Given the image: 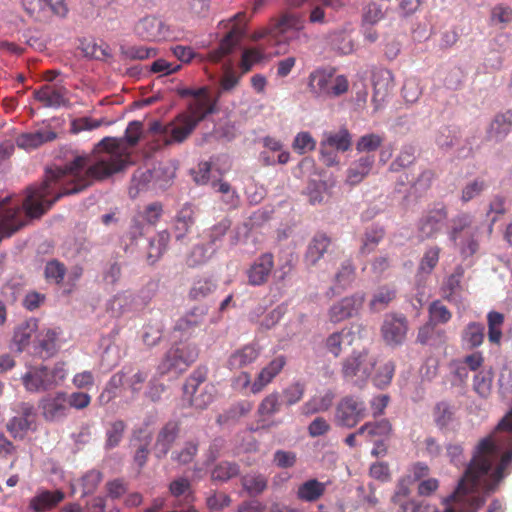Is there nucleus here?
Returning a JSON list of instances; mask_svg holds the SVG:
<instances>
[{
	"mask_svg": "<svg viewBox=\"0 0 512 512\" xmlns=\"http://www.w3.org/2000/svg\"><path fill=\"white\" fill-rule=\"evenodd\" d=\"M142 135V123L128 124L123 138L106 137L96 146L92 155L76 156L64 167L46 171L40 185L27 189L23 209L30 218L43 215L62 196L83 191L94 181L109 178L130 164L131 149Z\"/></svg>",
	"mask_w": 512,
	"mask_h": 512,
	"instance_id": "1",
	"label": "nucleus"
},
{
	"mask_svg": "<svg viewBox=\"0 0 512 512\" xmlns=\"http://www.w3.org/2000/svg\"><path fill=\"white\" fill-rule=\"evenodd\" d=\"M448 238L463 258L471 257L479 250V227L468 212H461L449 221Z\"/></svg>",
	"mask_w": 512,
	"mask_h": 512,
	"instance_id": "2",
	"label": "nucleus"
},
{
	"mask_svg": "<svg viewBox=\"0 0 512 512\" xmlns=\"http://www.w3.org/2000/svg\"><path fill=\"white\" fill-rule=\"evenodd\" d=\"M196 127L195 122L183 113L178 114L167 124L154 121L150 124L148 131L154 138L150 144V149L158 150L164 146L180 144L192 134Z\"/></svg>",
	"mask_w": 512,
	"mask_h": 512,
	"instance_id": "3",
	"label": "nucleus"
},
{
	"mask_svg": "<svg viewBox=\"0 0 512 512\" xmlns=\"http://www.w3.org/2000/svg\"><path fill=\"white\" fill-rule=\"evenodd\" d=\"M307 89L313 98L334 99L348 91L349 81L345 75L336 74L335 68H317L308 76Z\"/></svg>",
	"mask_w": 512,
	"mask_h": 512,
	"instance_id": "4",
	"label": "nucleus"
},
{
	"mask_svg": "<svg viewBox=\"0 0 512 512\" xmlns=\"http://www.w3.org/2000/svg\"><path fill=\"white\" fill-rule=\"evenodd\" d=\"M375 364V358L366 350L354 351L342 361V377L346 382L361 387L370 377Z\"/></svg>",
	"mask_w": 512,
	"mask_h": 512,
	"instance_id": "5",
	"label": "nucleus"
},
{
	"mask_svg": "<svg viewBox=\"0 0 512 512\" xmlns=\"http://www.w3.org/2000/svg\"><path fill=\"white\" fill-rule=\"evenodd\" d=\"M199 355V350L192 344H178L172 346L158 365V371L164 375L169 372L176 374L184 372Z\"/></svg>",
	"mask_w": 512,
	"mask_h": 512,
	"instance_id": "6",
	"label": "nucleus"
},
{
	"mask_svg": "<svg viewBox=\"0 0 512 512\" xmlns=\"http://www.w3.org/2000/svg\"><path fill=\"white\" fill-rule=\"evenodd\" d=\"M247 22L248 18L244 11L236 13L228 20V23L231 24L230 30L220 41L219 46L208 53V59L211 62L217 63L233 51L245 34Z\"/></svg>",
	"mask_w": 512,
	"mask_h": 512,
	"instance_id": "7",
	"label": "nucleus"
},
{
	"mask_svg": "<svg viewBox=\"0 0 512 512\" xmlns=\"http://www.w3.org/2000/svg\"><path fill=\"white\" fill-rule=\"evenodd\" d=\"M367 416V408L363 400L355 396L343 397L336 408L338 425L353 428Z\"/></svg>",
	"mask_w": 512,
	"mask_h": 512,
	"instance_id": "8",
	"label": "nucleus"
},
{
	"mask_svg": "<svg viewBox=\"0 0 512 512\" xmlns=\"http://www.w3.org/2000/svg\"><path fill=\"white\" fill-rule=\"evenodd\" d=\"M14 412L17 415L7 422L6 429L14 439H23L36 424L35 407L29 402H19L15 405Z\"/></svg>",
	"mask_w": 512,
	"mask_h": 512,
	"instance_id": "9",
	"label": "nucleus"
},
{
	"mask_svg": "<svg viewBox=\"0 0 512 512\" xmlns=\"http://www.w3.org/2000/svg\"><path fill=\"white\" fill-rule=\"evenodd\" d=\"M33 97L45 108L58 109L61 107H70L69 90L63 81L56 83H46L40 88L35 89Z\"/></svg>",
	"mask_w": 512,
	"mask_h": 512,
	"instance_id": "10",
	"label": "nucleus"
},
{
	"mask_svg": "<svg viewBox=\"0 0 512 512\" xmlns=\"http://www.w3.org/2000/svg\"><path fill=\"white\" fill-rule=\"evenodd\" d=\"M22 384L27 392H45L57 385L55 373L46 366H31L21 377Z\"/></svg>",
	"mask_w": 512,
	"mask_h": 512,
	"instance_id": "11",
	"label": "nucleus"
},
{
	"mask_svg": "<svg viewBox=\"0 0 512 512\" xmlns=\"http://www.w3.org/2000/svg\"><path fill=\"white\" fill-rule=\"evenodd\" d=\"M11 201L12 198L9 196L0 201V241L24 226L19 204H11Z\"/></svg>",
	"mask_w": 512,
	"mask_h": 512,
	"instance_id": "12",
	"label": "nucleus"
},
{
	"mask_svg": "<svg viewBox=\"0 0 512 512\" xmlns=\"http://www.w3.org/2000/svg\"><path fill=\"white\" fill-rule=\"evenodd\" d=\"M305 21L302 16L293 13H285L279 18H272L267 27L255 33L256 39L271 36L278 38L288 30L301 31L304 28Z\"/></svg>",
	"mask_w": 512,
	"mask_h": 512,
	"instance_id": "13",
	"label": "nucleus"
},
{
	"mask_svg": "<svg viewBox=\"0 0 512 512\" xmlns=\"http://www.w3.org/2000/svg\"><path fill=\"white\" fill-rule=\"evenodd\" d=\"M43 418L48 422H58L64 419L68 412L67 394L57 392L43 397L39 402Z\"/></svg>",
	"mask_w": 512,
	"mask_h": 512,
	"instance_id": "14",
	"label": "nucleus"
},
{
	"mask_svg": "<svg viewBox=\"0 0 512 512\" xmlns=\"http://www.w3.org/2000/svg\"><path fill=\"white\" fill-rule=\"evenodd\" d=\"M185 94L193 95L194 99L189 103L187 111L182 113L186 114L196 125L207 115L213 113L215 103L206 88H201L198 91L187 90Z\"/></svg>",
	"mask_w": 512,
	"mask_h": 512,
	"instance_id": "15",
	"label": "nucleus"
},
{
	"mask_svg": "<svg viewBox=\"0 0 512 512\" xmlns=\"http://www.w3.org/2000/svg\"><path fill=\"white\" fill-rule=\"evenodd\" d=\"M136 35L145 41H161L169 36L168 26L158 17L146 16L135 25Z\"/></svg>",
	"mask_w": 512,
	"mask_h": 512,
	"instance_id": "16",
	"label": "nucleus"
},
{
	"mask_svg": "<svg viewBox=\"0 0 512 512\" xmlns=\"http://www.w3.org/2000/svg\"><path fill=\"white\" fill-rule=\"evenodd\" d=\"M407 330L408 323L404 316L386 315L381 334L387 345L398 346L404 342Z\"/></svg>",
	"mask_w": 512,
	"mask_h": 512,
	"instance_id": "17",
	"label": "nucleus"
},
{
	"mask_svg": "<svg viewBox=\"0 0 512 512\" xmlns=\"http://www.w3.org/2000/svg\"><path fill=\"white\" fill-rule=\"evenodd\" d=\"M365 301V294L358 292L345 297L334 304L329 310V318L332 322L338 323L358 314Z\"/></svg>",
	"mask_w": 512,
	"mask_h": 512,
	"instance_id": "18",
	"label": "nucleus"
},
{
	"mask_svg": "<svg viewBox=\"0 0 512 512\" xmlns=\"http://www.w3.org/2000/svg\"><path fill=\"white\" fill-rule=\"evenodd\" d=\"M274 268V256L270 252L261 254L246 271L248 284L261 286L268 281Z\"/></svg>",
	"mask_w": 512,
	"mask_h": 512,
	"instance_id": "19",
	"label": "nucleus"
},
{
	"mask_svg": "<svg viewBox=\"0 0 512 512\" xmlns=\"http://www.w3.org/2000/svg\"><path fill=\"white\" fill-rule=\"evenodd\" d=\"M286 365V357L278 355L261 369L251 385V393L258 394L280 374Z\"/></svg>",
	"mask_w": 512,
	"mask_h": 512,
	"instance_id": "20",
	"label": "nucleus"
},
{
	"mask_svg": "<svg viewBox=\"0 0 512 512\" xmlns=\"http://www.w3.org/2000/svg\"><path fill=\"white\" fill-rule=\"evenodd\" d=\"M512 132V110L497 113L486 129L488 141L501 142Z\"/></svg>",
	"mask_w": 512,
	"mask_h": 512,
	"instance_id": "21",
	"label": "nucleus"
},
{
	"mask_svg": "<svg viewBox=\"0 0 512 512\" xmlns=\"http://www.w3.org/2000/svg\"><path fill=\"white\" fill-rule=\"evenodd\" d=\"M205 315L203 309L192 308L176 321L174 333H179V337H190L203 324Z\"/></svg>",
	"mask_w": 512,
	"mask_h": 512,
	"instance_id": "22",
	"label": "nucleus"
},
{
	"mask_svg": "<svg viewBox=\"0 0 512 512\" xmlns=\"http://www.w3.org/2000/svg\"><path fill=\"white\" fill-rule=\"evenodd\" d=\"M375 156L366 154L353 161L346 172V183L350 186L361 183L371 172Z\"/></svg>",
	"mask_w": 512,
	"mask_h": 512,
	"instance_id": "23",
	"label": "nucleus"
},
{
	"mask_svg": "<svg viewBox=\"0 0 512 512\" xmlns=\"http://www.w3.org/2000/svg\"><path fill=\"white\" fill-rule=\"evenodd\" d=\"M260 356V348L256 344H247L235 350L227 360L230 370H239L254 363Z\"/></svg>",
	"mask_w": 512,
	"mask_h": 512,
	"instance_id": "24",
	"label": "nucleus"
},
{
	"mask_svg": "<svg viewBox=\"0 0 512 512\" xmlns=\"http://www.w3.org/2000/svg\"><path fill=\"white\" fill-rule=\"evenodd\" d=\"M445 207L430 210L419 223V230L425 238H432L440 231L441 223L447 218Z\"/></svg>",
	"mask_w": 512,
	"mask_h": 512,
	"instance_id": "25",
	"label": "nucleus"
},
{
	"mask_svg": "<svg viewBox=\"0 0 512 512\" xmlns=\"http://www.w3.org/2000/svg\"><path fill=\"white\" fill-rule=\"evenodd\" d=\"M57 134L51 128H44L35 132L23 133L16 139L17 146L22 149H35L44 143L56 139Z\"/></svg>",
	"mask_w": 512,
	"mask_h": 512,
	"instance_id": "26",
	"label": "nucleus"
},
{
	"mask_svg": "<svg viewBox=\"0 0 512 512\" xmlns=\"http://www.w3.org/2000/svg\"><path fill=\"white\" fill-rule=\"evenodd\" d=\"M331 238L323 232H317L308 244L305 259L311 265H316L331 245Z\"/></svg>",
	"mask_w": 512,
	"mask_h": 512,
	"instance_id": "27",
	"label": "nucleus"
},
{
	"mask_svg": "<svg viewBox=\"0 0 512 512\" xmlns=\"http://www.w3.org/2000/svg\"><path fill=\"white\" fill-rule=\"evenodd\" d=\"M179 433L176 422H168L159 432L154 446L158 458L166 456Z\"/></svg>",
	"mask_w": 512,
	"mask_h": 512,
	"instance_id": "28",
	"label": "nucleus"
},
{
	"mask_svg": "<svg viewBox=\"0 0 512 512\" xmlns=\"http://www.w3.org/2000/svg\"><path fill=\"white\" fill-rule=\"evenodd\" d=\"M282 401L281 394L278 391H273L266 395L257 407V415L259 422H264L267 418L275 415L281 410Z\"/></svg>",
	"mask_w": 512,
	"mask_h": 512,
	"instance_id": "29",
	"label": "nucleus"
},
{
	"mask_svg": "<svg viewBox=\"0 0 512 512\" xmlns=\"http://www.w3.org/2000/svg\"><path fill=\"white\" fill-rule=\"evenodd\" d=\"M57 334L55 331L48 329L37 336L34 351L41 358H49L56 352Z\"/></svg>",
	"mask_w": 512,
	"mask_h": 512,
	"instance_id": "30",
	"label": "nucleus"
},
{
	"mask_svg": "<svg viewBox=\"0 0 512 512\" xmlns=\"http://www.w3.org/2000/svg\"><path fill=\"white\" fill-rule=\"evenodd\" d=\"M63 499L64 493L60 490L44 491L31 500L30 507L36 512H43L56 506Z\"/></svg>",
	"mask_w": 512,
	"mask_h": 512,
	"instance_id": "31",
	"label": "nucleus"
},
{
	"mask_svg": "<svg viewBox=\"0 0 512 512\" xmlns=\"http://www.w3.org/2000/svg\"><path fill=\"white\" fill-rule=\"evenodd\" d=\"M485 337V327L479 322H470L462 331L461 340L464 345L474 349L482 345Z\"/></svg>",
	"mask_w": 512,
	"mask_h": 512,
	"instance_id": "32",
	"label": "nucleus"
},
{
	"mask_svg": "<svg viewBox=\"0 0 512 512\" xmlns=\"http://www.w3.org/2000/svg\"><path fill=\"white\" fill-rule=\"evenodd\" d=\"M384 237V228L380 226H371L367 228L361 238V246L359 252L362 255H368L372 253Z\"/></svg>",
	"mask_w": 512,
	"mask_h": 512,
	"instance_id": "33",
	"label": "nucleus"
},
{
	"mask_svg": "<svg viewBox=\"0 0 512 512\" xmlns=\"http://www.w3.org/2000/svg\"><path fill=\"white\" fill-rule=\"evenodd\" d=\"M194 225L193 211L189 207L182 208L177 214L173 231L177 241H183Z\"/></svg>",
	"mask_w": 512,
	"mask_h": 512,
	"instance_id": "34",
	"label": "nucleus"
},
{
	"mask_svg": "<svg viewBox=\"0 0 512 512\" xmlns=\"http://www.w3.org/2000/svg\"><path fill=\"white\" fill-rule=\"evenodd\" d=\"M396 297V289L390 285H383L377 288L369 302L372 311L384 310Z\"/></svg>",
	"mask_w": 512,
	"mask_h": 512,
	"instance_id": "35",
	"label": "nucleus"
},
{
	"mask_svg": "<svg viewBox=\"0 0 512 512\" xmlns=\"http://www.w3.org/2000/svg\"><path fill=\"white\" fill-rule=\"evenodd\" d=\"M326 490L324 483L317 479H310L298 487L297 497L301 501L314 502L317 501Z\"/></svg>",
	"mask_w": 512,
	"mask_h": 512,
	"instance_id": "36",
	"label": "nucleus"
},
{
	"mask_svg": "<svg viewBox=\"0 0 512 512\" xmlns=\"http://www.w3.org/2000/svg\"><path fill=\"white\" fill-rule=\"evenodd\" d=\"M391 432L392 425L386 419L375 422H367L357 430L359 435H365L369 441L375 437H388Z\"/></svg>",
	"mask_w": 512,
	"mask_h": 512,
	"instance_id": "37",
	"label": "nucleus"
},
{
	"mask_svg": "<svg viewBox=\"0 0 512 512\" xmlns=\"http://www.w3.org/2000/svg\"><path fill=\"white\" fill-rule=\"evenodd\" d=\"M323 145H328L331 149L336 151L346 152L350 149L352 144V137L346 128H342L337 132H330L325 134V139L322 140Z\"/></svg>",
	"mask_w": 512,
	"mask_h": 512,
	"instance_id": "38",
	"label": "nucleus"
},
{
	"mask_svg": "<svg viewBox=\"0 0 512 512\" xmlns=\"http://www.w3.org/2000/svg\"><path fill=\"white\" fill-rule=\"evenodd\" d=\"M36 330L37 321L34 319L24 321L16 327L13 335V342L17 345L18 351L24 350Z\"/></svg>",
	"mask_w": 512,
	"mask_h": 512,
	"instance_id": "39",
	"label": "nucleus"
},
{
	"mask_svg": "<svg viewBox=\"0 0 512 512\" xmlns=\"http://www.w3.org/2000/svg\"><path fill=\"white\" fill-rule=\"evenodd\" d=\"M333 399L334 394L331 391H327L323 395L314 396L303 404L301 407V412L302 414L308 416L320 411H326L331 407Z\"/></svg>",
	"mask_w": 512,
	"mask_h": 512,
	"instance_id": "40",
	"label": "nucleus"
},
{
	"mask_svg": "<svg viewBox=\"0 0 512 512\" xmlns=\"http://www.w3.org/2000/svg\"><path fill=\"white\" fill-rule=\"evenodd\" d=\"M158 170L150 169H138L134 172L129 188V195L135 198L140 191H143L149 187L150 182L154 179Z\"/></svg>",
	"mask_w": 512,
	"mask_h": 512,
	"instance_id": "41",
	"label": "nucleus"
},
{
	"mask_svg": "<svg viewBox=\"0 0 512 512\" xmlns=\"http://www.w3.org/2000/svg\"><path fill=\"white\" fill-rule=\"evenodd\" d=\"M217 288L216 282L210 277L196 279L189 291V298L194 301L202 300L212 294Z\"/></svg>",
	"mask_w": 512,
	"mask_h": 512,
	"instance_id": "42",
	"label": "nucleus"
},
{
	"mask_svg": "<svg viewBox=\"0 0 512 512\" xmlns=\"http://www.w3.org/2000/svg\"><path fill=\"white\" fill-rule=\"evenodd\" d=\"M488 322V340L490 343L500 345L502 339V325L504 323L503 314L491 311L487 315Z\"/></svg>",
	"mask_w": 512,
	"mask_h": 512,
	"instance_id": "43",
	"label": "nucleus"
},
{
	"mask_svg": "<svg viewBox=\"0 0 512 512\" xmlns=\"http://www.w3.org/2000/svg\"><path fill=\"white\" fill-rule=\"evenodd\" d=\"M489 22L491 26L506 28L512 22V8L505 4L495 5L491 9Z\"/></svg>",
	"mask_w": 512,
	"mask_h": 512,
	"instance_id": "44",
	"label": "nucleus"
},
{
	"mask_svg": "<svg viewBox=\"0 0 512 512\" xmlns=\"http://www.w3.org/2000/svg\"><path fill=\"white\" fill-rule=\"evenodd\" d=\"M121 56L128 60H145L157 55L155 48H149L141 45L121 46Z\"/></svg>",
	"mask_w": 512,
	"mask_h": 512,
	"instance_id": "45",
	"label": "nucleus"
},
{
	"mask_svg": "<svg viewBox=\"0 0 512 512\" xmlns=\"http://www.w3.org/2000/svg\"><path fill=\"white\" fill-rule=\"evenodd\" d=\"M240 472L239 466L236 463L222 461L218 463L211 472V479L213 481L226 482L233 477H236Z\"/></svg>",
	"mask_w": 512,
	"mask_h": 512,
	"instance_id": "46",
	"label": "nucleus"
},
{
	"mask_svg": "<svg viewBox=\"0 0 512 512\" xmlns=\"http://www.w3.org/2000/svg\"><path fill=\"white\" fill-rule=\"evenodd\" d=\"M22 7L28 16L35 21H45L49 18L45 0H22Z\"/></svg>",
	"mask_w": 512,
	"mask_h": 512,
	"instance_id": "47",
	"label": "nucleus"
},
{
	"mask_svg": "<svg viewBox=\"0 0 512 512\" xmlns=\"http://www.w3.org/2000/svg\"><path fill=\"white\" fill-rule=\"evenodd\" d=\"M429 322L433 325L446 324L452 318L451 311L440 301L435 300L428 307Z\"/></svg>",
	"mask_w": 512,
	"mask_h": 512,
	"instance_id": "48",
	"label": "nucleus"
},
{
	"mask_svg": "<svg viewBox=\"0 0 512 512\" xmlns=\"http://www.w3.org/2000/svg\"><path fill=\"white\" fill-rule=\"evenodd\" d=\"M169 491L175 498H182L186 505L193 501L191 485L186 478L182 477L172 481L169 485Z\"/></svg>",
	"mask_w": 512,
	"mask_h": 512,
	"instance_id": "49",
	"label": "nucleus"
},
{
	"mask_svg": "<svg viewBox=\"0 0 512 512\" xmlns=\"http://www.w3.org/2000/svg\"><path fill=\"white\" fill-rule=\"evenodd\" d=\"M241 483L250 495L261 494L267 488V479L262 474H247L241 478Z\"/></svg>",
	"mask_w": 512,
	"mask_h": 512,
	"instance_id": "50",
	"label": "nucleus"
},
{
	"mask_svg": "<svg viewBox=\"0 0 512 512\" xmlns=\"http://www.w3.org/2000/svg\"><path fill=\"white\" fill-rule=\"evenodd\" d=\"M416 161L415 149L412 146H404L397 157L391 162L389 170L399 172Z\"/></svg>",
	"mask_w": 512,
	"mask_h": 512,
	"instance_id": "51",
	"label": "nucleus"
},
{
	"mask_svg": "<svg viewBox=\"0 0 512 512\" xmlns=\"http://www.w3.org/2000/svg\"><path fill=\"white\" fill-rule=\"evenodd\" d=\"M170 234L167 230H163L150 241L149 258L158 259L168 248Z\"/></svg>",
	"mask_w": 512,
	"mask_h": 512,
	"instance_id": "52",
	"label": "nucleus"
},
{
	"mask_svg": "<svg viewBox=\"0 0 512 512\" xmlns=\"http://www.w3.org/2000/svg\"><path fill=\"white\" fill-rule=\"evenodd\" d=\"M44 274L48 282L60 284L66 274V267L58 260H51L46 263Z\"/></svg>",
	"mask_w": 512,
	"mask_h": 512,
	"instance_id": "53",
	"label": "nucleus"
},
{
	"mask_svg": "<svg viewBox=\"0 0 512 512\" xmlns=\"http://www.w3.org/2000/svg\"><path fill=\"white\" fill-rule=\"evenodd\" d=\"M355 278V267L351 260L344 261L337 273L335 274V282L338 287L346 288Z\"/></svg>",
	"mask_w": 512,
	"mask_h": 512,
	"instance_id": "54",
	"label": "nucleus"
},
{
	"mask_svg": "<svg viewBox=\"0 0 512 512\" xmlns=\"http://www.w3.org/2000/svg\"><path fill=\"white\" fill-rule=\"evenodd\" d=\"M305 393V385L301 382H294L283 389L282 394L287 406H292L300 402Z\"/></svg>",
	"mask_w": 512,
	"mask_h": 512,
	"instance_id": "55",
	"label": "nucleus"
},
{
	"mask_svg": "<svg viewBox=\"0 0 512 512\" xmlns=\"http://www.w3.org/2000/svg\"><path fill=\"white\" fill-rule=\"evenodd\" d=\"M383 138L375 133L363 135L356 143V150L358 152H374L382 144Z\"/></svg>",
	"mask_w": 512,
	"mask_h": 512,
	"instance_id": "56",
	"label": "nucleus"
},
{
	"mask_svg": "<svg viewBox=\"0 0 512 512\" xmlns=\"http://www.w3.org/2000/svg\"><path fill=\"white\" fill-rule=\"evenodd\" d=\"M242 73L237 74L231 66H225L224 73L220 79V91L230 92L240 83Z\"/></svg>",
	"mask_w": 512,
	"mask_h": 512,
	"instance_id": "57",
	"label": "nucleus"
},
{
	"mask_svg": "<svg viewBox=\"0 0 512 512\" xmlns=\"http://www.w3.org/2000/svg\"><path fill=\"white\" fill-rule=\"evenodd\" d=\"M462 272L453 273L446 278L442 287V297L447 301H453L455 293L460 289Z\"/></svg>",
	"mask_w": 512,
	"mask_h": 512,
	"instance_id": "58",
	"label": "nucleus"
},
{
	"mask_svg": "<svg viewBox=\"0 0 512 512\" xmlns=\"http://www.w3.org/2000/svg\"><path fill=\"white\" fill-rule=\"evenodd\" d=\"M125 429L126 424L122 420H116L113 423H111L110 427L106 432V446L108 448L116 447L120 443Z\"/></svg>",
	"mask_w": 512,
	"mask_h": 512,
	"instance_id": "59",
	"label": "nucleus"
},
{
	"mask_svg": "<svg viewBox=\"0 0 512 512\" xmlns=\"http://www.w3.org/2000/svg\"><path fill=\"white\" fill-rule=\"evenodd\" d=\"M433 417L436 425L442 429L453 420V412L447 403L440 402L434 407Z\"/></svg>",
	"mask_w": 512,
	"mask_h": 512,
	"instance_id": "60",
	"label": "nucleus"
},
{
	"mask_svg": "<svg viewBox=\"0 0 512 512\" xmlns=\"http://www.w3.org/2000/svg\"><path fill=\"white\" fill-rule=\"evenodd\" d=\"M292 147L297 153L304 154L316 148V141L309 132H300L295 136Z\"/></svg>",
	"mask_w": 512,
	"mask_h": 512,
	"instance_id": "61",
	"label": "nucleus"
},
{
	"mask_svg": "<svg viewBox=\"0 0 512 512\" xmlns=\"http://www.w3.org/2000/svg\"><path fill=\"white\" fill-rule=\"evenodd\" d=\"M163 325L161 322H155L145 325L143 333V341L147 346L156 345L162 338Z\"/></svg>",
	"mask_w": 512,
	"mask_h": 512,
	"instance_id": "62",
	"label": "nucleus"
},
{
	"mask_svg": "<svg viewBox=\"0 0 512 512\" xmlns=\"http://www.w3.org/2000/svg\"><path fill=\"white\" fill-rule=\"evenodd\" d=\"M262 59L263 53L261 51L254 48L244 50L240 61L241 73L243 75L248 73L252 67Z\"/></svg>",
	"mask_w": 512,
	"mask_h": 512,
	"instance_id": "63",
	"label": "nucleus"
},
{
	"mask_svg": "<svg viewBox=\"0 0 512 512\" xmlns=\"http://www.w3.org/2000/svg\"><path fill=\"white\" fill-rule=\"evenodd\" d=\"M439 255L440 248L437 246L426 250L420 261L419 270L423 273H431L439 261Z\"/></svg>",
	"mask_w": 512,
	"mask_h": 512,
	"instance_id": "64",
	"label": "nucleus"
}]
</instances>
